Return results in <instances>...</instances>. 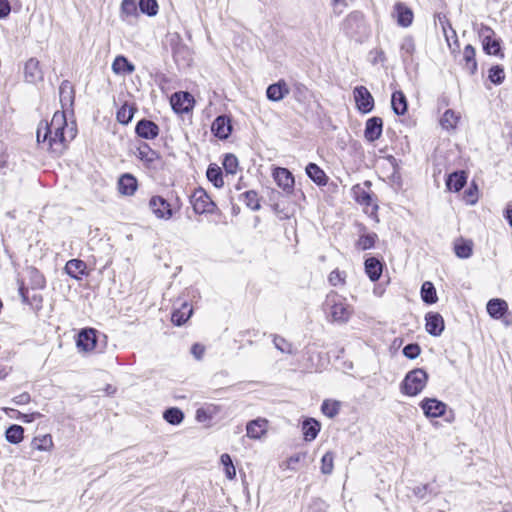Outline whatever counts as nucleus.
Returning a JSON list of instances; mask_svg holds the SVG:
<instances>
[{
	"label": "nucleus",
	"mask_w": 512,
	"mask_h": 512,
	"mask_svg": "<svg viewBox=\"0 0 512 512\" xmlns=\"http://www.w3.org/2000/svg\"><path fill=\"white\" fill-rule=\"evenodd\" d=\"M67 126L65 112H55L50 123L46 120L40 121L36 132L37 142L46 145V149L53 156L59 157L67 149L65 137Z\"/></svg>",
	"instance_id": "obj_1"
},
{
	"label": "nucleus",
	"mask_w": 512,
	"mask_h": 512,
	"mask_svg": "<svg viewBox=\"0 0 512 512\" xmlns=\"http://www.w3.org/2000/svg\"><path fill=\"white\" fill-rule=\"evenodd\" d=\"M429 374L423 368H414L406 373L400 383V392L403 395L414 397L420 394L426 387Z\"/></svg>",
	"instance_id": "obj_2"
},
{
	"label": "nucleus",
	"mask_w": 512,
	"mask_h": 512,
	"mask_svg": "<svg viewBox=\"0 0 512 512\" xmlns=\"http://www.w3.org/2000/svg\"><path fill=\"white\" fill-rule=\"evenodd\" d=\"M325 305L329 307V316L332 322L339 324L347 323L353 313L350 305L344 302L337 293L327 295Z\"/></svg>",
	"instance_id": "obj_3"
},
{
	"label": "nucleus",
	"mask_w": 512,
	"mask_h": 512,
	"mask_svg": "<svg viewBox=\"0 0 512 512\" xmlns=\"http://www.w3.org/2000/svg\"><path fill=\"white\" fill-rule=\"evenodd\" d=\"M190 204L195 214H215L218 211L216 203L202 187H198L189 196Z\"/></svg>",
	"instance_id": "obj_4"
},
{
	"label": "nucleus",
	"mask_w": 512,
	"mask_h": 512,
	"mask_svg": "<svg viewBox=\"0 0 512 512\" xmlns=\"http://www.w3.org/2000/svg\"><path fill=\"white\" fill-rule=\"evenodd\" d=\"M170 104L176 114H188L195 106V99L188 91H177L171 95Z\"/></svg>",
	"instance_id": "obj_5"
},
{
	"label": "nucleus",
	"mask_w": 512,
	"mask_h": 512,
	"mask_svg": "<svg viewBox=\"0 0 512 512\" xmlns=\"http://www.w3.org/2000/svg\"><path fill=\"white\" fill-rule=\"evenodd\" d=\"M353 97L357 110L362 114L373 111L375 102L372 94L365 86H356L353 90Z\"/></svg>",
	"instance_id": "obj_6"
},
{
	"label": "nucleus",
	"mask_w": 512,
	"mask_h": 512,
	"mask_svg": "<svg viewBox=\"0 0 512 512\" xmlns=\"http://www.w3.org/2000/svg\"><path fill=\"white\" fill-rule=\"evenodd\" d=\"M97 333L95 328H82L76 335V346L81 352H91L97 344Z\"/></svg>",
	"instance_id": "obj_7"
},
{
	"label": "nucleus",
	"mask_w": 512,
	"mask_h": 512,
	"mask_svg": "<svg viewBox=\"0 0 512 512\" xmlns=\"http://www.w3.org/2000/svg\"><path fill=\"white\" fill-rule=\"evenodd\" d=\"M419 406L427 418H438L444 416L448 407L443 401L429 397L422 399Z\"/></svg>",
	"instance_id": "obj_8"
},
{
	"label": "nucleus",
	"mask_w": 512,
	"mask_h": 512,
	"mask_svg": "<svg viewBox=\"0 0 512 512\" xmlns=\"http://www.w3.org/2000/svg\"><path fill=\"white\" fill-rule=\"evenodd\" d=\"M233 131V125L231 117L222 114L217 116L211 125V132L219 140H226L230 137Z\"/></svg>",
	"instance_id": "obj_9"
},
{
	"label": "nucleus",
	"mask_w": 512,
	"mask_h": 512,
	"mask_svg": "<svg viewBox=\"0 0 512 512\" xmlns=\"http://www.w3.org/2000/svg\"><path fill=\"white\" fill-rule=\"evenodd\" d=\"M272 176L276 184L286 193L292 194L294 191L295 178L288 168L276 167L273 169Z\"/></svg>",
	"instance_id": "obj_10"
},
{
	"label": "nucleus",
	"mask_w": 512,
	"mask_h": 512,
	"mask_svg": "<svg viewBox=\"0 0 512 512\" xmlns=\"http://www.w3.org/2000/svg\"><path fill=\"white\" fill-rule=\"evenodd\" d=\"M149 208L158 219L169 220L172 218L171 207L168 198L154 195L149 200Z\"/></svg>",
	"instance_id": "obj_11"
},
{
	"label": "nucleus",
	"mask_w": 512,
	"mask_h": 512,
	"mask_svg": "<svg viewBox=\"0 0 512 512\" xmlns=\"http://www.w3.org/2000/svg\"><path fill=\"white\" fill-rule=\"evenodd\" d=\"M159 132V126L147 118L140 119L135 125V134L142 139L153 140L158 137Z\"/></svg>",
	"instance_id": "obj_12"
},
{
	"label": "nucleus",
	"mask_w": 512,
	"mask_h": 512,
	"mask_svg": "<svg viewBox=\"0 0 512 512\" xmlns=\"http://www.w3.org/2000/svg\"><path fill=\"white\" fill-rule=\"evenodd\" d=\"M392 16L399 26L407 28L412 25L414 13L410 7L403 2H396L393 7Z\"/></svg>",
	"instance_id": "obj_13"
},
{
	"label": "nucleus",
	"mask_w": 512,
	"mask_h": 512,
	"mask_svg": "<svg viewBox=\"0 0 512 512\" xmlns=\"http://www.w3.org/2000/svg\"><path fill=\"white\" fill-rule=\"evenodd\" d=\"M445 328V322L442 315L438 312H428L425 315L426 332L433 336L439 337Z\"/></svg>",
	"instance_id": "obj_14"
},
{
	"label": "nucleus",
	"mask_w": 512,
	"mask_h": 512,
	"mask_svg": "<svg viewBox=\"0 0 512 512\" xmlns=\"http://www.w3.org/2000/svg\"><path fill=\"white\" fill-rule=\"evenodd\" d=\"M372 183L369 180L364 181L362 184H356L352 187V194L354 200L364 206H371L373 202V194L368 190L371 188Z\"/></svg>",
	"instance_id": "obj_15"
},
{
	"label": "nucleus",
	"mask_w": 512,
	"mask_h": 512,
	"mask_svg": "<svg viewBox=\"0 0 512 512\" xmlns=\"http://www.w3.org/2000/svg\"><path fill=\"white\" fill-rule=\"evenodd\" d=\"M383 132V120L381 117L373 116L367 119L364 129V137L368 142L378 140Z\"/></svg>",
	"instance_id": "obj_16"
},
{
	"label": "nucleus",
	"mask_w": 512,
	"mask_h": 512,
	"mask_svg": "<svg viewBox=\"0 0 512 512\" xmlns=\"http://www.w3.org/2000/svg\"><path fill=\"white\" fill-rule=\"evenodd\" d=\"M43 72L40 68V62L36 58H30L24 66L25 81L36 84L43 80Z\"/></svg>",
	"instance_id": "obj_17"
},
{
	"label": "nucleus",
	"mask_w": 512,
	"mask_h": 512,
	"mask_svg": "<svg viewBox=\"0 0 512 512\" xmlns=\"http://www.w3.org/2000/svg\"><path fill=\"white\" fill-rule=\"evenodd\" d=\"M467 173L464 170H456L450 173L446 180V188L450 192H460L467 184Z\"/></svg>",
	"instance_id": "obj_18"
},
{
	"label": "nucleus",
	"mask_w": 512,
	"mask_h": 512,
	"mask_svg": "<svg viewBox=\"0 0 512 512\" xmlns=\"http://www.w3.org/2000/svg\"><path fill=\"white\" fill-rule=\"evenodd\" d=\"M192 314V306L186 300H183L181 303H179V307L174 308L171 314V321L175 326L179 327L184 325L192 316Z\"/></svg>",
	"instance_id": "obj_19"
},
{
	"label": "nucleus",
	"mask_w": 512,
	"mask_h": 512,
	"mask_svg": "<svg viewBox=\"0 0 512 512\" xmlns=\"http://www.w3.org/2000/svg\"><path fill=\"white\" fill-rule=\"evenodd\" d=\"M117 186L120 194L132 196L137 191L138 180L133 174L124 173L119 177Z\"/></svg>",
	"instance_id": "obj_20"
},
{
	"label": "nucleus",
	"mask_w": 512,
	"mask_h": 512,
	"mask_svg": "<svg viewBox=\"0 0 512 512\" xmlns=\"http://www.w3.org/2000/svg\"><path fill=\"white\" fill-rule=\"evenodd\" d=\"M289 92L290 90L287 83L285 80L281 79L267 87L266 97L272 102H278L283 100L289 94Z\"/></svg>",
	"instance_id": "obj_21"
},
{
	"label": "nucleus",
	"mask_w": 512,
	"mask_h": 512,
	"mask_svg": "<svg viewBox=\"0 0 512 512\" xmlns=\"http://www.w3.org/2000/svg\"><path fill=\"white\" fill-rule=\"evenodd\" d=\"M384 263L376 257H368L364 261V270L370 281L376 282L380 279Z\"/></svg>",
	"instance_id": "obj_22"
},
{
	"label": "nucleus",
	"mask_w": 512,
	"mask_h": 512,
	"mask_svg": "<svg viewBox=\"0 0 512 512\" xmlns=\"http://www.w3.org/2000/svg\"><path fill=\"white\" fill-rule=\"evenodd\" d=\"M463 69L473 76L477 73L478 63L476 60V49L473 45L467 44L463 49Z\"/></svg>",
	"instance_id": "obj_23"
},
{
	"label": "nucleus",
	"mask_w": 512,
	"mask_h": 512,
	"mask_svg": "<svg viewBox=\"0 0 512 512\" xmlns=\"http://www.w3.org/2000/svg\"><path fill=\"white\" fill-rule=\"evenodd\" d=\"M172 55L177 65L188 66L191 61L190 49L180 40L172 42Z\"/></svg>",
	"instance_id": "obj_24"
},
{
	"label": "nucleus",
	"mask_w": 512,
	"mask_h": 512,
	"mask_svg": "<svg viewBox=\"0 0 512 512\" xmlns=\"http://www.w3.org/2000/svg\"><path fill=\"white\" fill-rule=\"evenodd\" d=\"M64 271L75 280H81L82 276L88 275L87 265L81 259H71L67 261Z\"/></svg>",
	"instance_id": "obj_25"
},
{
	"label": "nucleus",
	"mask_w": 512,
	"mask_h": 512,
	"mask_svg": "<svg viewBox=\"0 0 512 512\" xmlns=\"http://www.w3.org/2000/svg\"><path fill=\"white\" fill-rule=\"evenodd\" d=\"M307 177L313 181L317 186H325L328 183L329 177L324 170L316 163L310 162L305 168Z\"/></svg>",
	"instance_id": "obj_26"
},
{
	"label": "nucleus",
	"mask_w": 512,
	"mask_h": 512,
	"mask_svg": "<svg viewBox=\"0 0 512 512\" xmlns=\"http://www.w3.org/2000/svg\"><path fill=\"white\" fill-rule=\"evenodd\" d=\"M268 421L264 418H257L249 421L246 425V435L251 439H260L267 431Z\"/></svg>",
	"instance_id": "obj_27"
},
{
	"label": "nucleus",
	"mask_w": 512,
	"mask_h": 512,
	"mask_svg": "<svg viewBox=\"0 0 512 512\" xmlns=\"http://www.w3.org/2000/svg\"><path fill=\"white\" fill-rule=\"evenodd\" d=\"M487 313L493 319H501L508 312V304L501 298H492L486 305Z\"/></svg>",
	"instance_id": "obj_28"
},
{
	"label": "nucleus",
	"mask_w": 512,
	"mask_h": 512,
	"mask_svg": "<svg viewBox=\"0 0 512 512\" xmlns=\"http://www.w3.org/2000/svg\"><path fill=\"white\" fill-rule=\"evenodd\" d=\"M301 429L304 440L306 442H311L318 436L321 429V423L315 418L308 417L303 420Z\"/></svg>",
	"instance_id": "obj_29"
},
{
	"label": "nucleus",
	"mask_w": 512,
	"mask_h": 512,
	"mask_svg": "<svg viewBox=\"0 0 512 512\" xmlns=\"http://www.w3.org/2000/svg\"><path fill=\"white\" fill-rule=\"evenodd\" d=\"M60 103L62 108L72 107L75 100V89L68 80H63L59 87Z\"/></svg>",
	"instance_id": "obj_30"
},
{
	"label": "nucleus",
	"mask_w": 512,
	"mask_h": 512,
	"mask_svg": "<svg viewBox=\"0 0 512 512\" xmlns=\"http://www.w3.org/2000/svg\"><path fill=\"white\" fill-rule=\"evenodd\" d=\"M136 156L148 167H150L154 161L160 159V154L153 150L150 145L145 142H141L137 147Z\"/></svg>",
	"instance_id": "obj_31"
},
{
	"label": "nucleus",
	"mask_w": 512,
	"mask_h": 512,
	"mask_svg": "<svg viewBox=\"0 0 512 512\" xmlns=\"http://www.w3.org/2000/svg\"><path fill=\"white\" fill-rule=\"evenodd\" d=\"M483 52L487 55L504 58V52L502 49V40L496 35L491 37V39H486L481 41Z\"/></svg>",
	"instance_id": "obj_32"
},
{
	"label": "nucleus",
	"mask_w": 512,
	"mask_h": 512,
	"mask_svg": "<svg viewBox=\"0 0 512 512\" xmlns=\"http://www.w3.org/2000/svg\"><path fill=\"white\" fill-rule=\"evenodd\" d=\"M391 108L393 112L402 116L408 111V101L405 94L401 90L394 91L391 95Z\"/></svg>",
	"instance_id": "obj_33"
},
{
	"label": "nucleus",
	"mask_w": 512,
	"mask_h": 512,
	"mask_svg": "<svg viewBox=\"0 0 512 512\" xmlns=\"http://www.w3.org/2000/svg\"><path fill=\"white\" fill-rule=\"evenodd\" d=\"M453 249L458 258L468 259L473 254V242L460 237L455 240Z\"/></svg>",
	"instance_id": "obj_34"
},
{
	"label": "nucleus",
	"mask_w": 512,
	"mask_h": 512,
	"mask_svg": "<svg viewBox=\"0 0 512 512\" xmlns=\"http://www.w3.org/2000/svg\"><path fill=\"white\" fill-rule=\"evenodd\" d=\"M139 8L135 0H122L121 3V18L127 22L136 20L139 16Z\"/></svg>",
	"instance_id": "obj_35"
},
{
	"label": "nucleus",
	"mask_w": 512,
	"mask_h": 512,
	"mask_svg": "<svg viewBox=\"0 0 512 512\" xmlns=\"http://www.w3.org/2000/svg\"><path fill=\"white\" fill-rule=\"evenodd\" d=\"M112 70L115 74H131L135 71V65L125 56L118 55L112 63Z\"/></svg>",
	"instance_id": "obj_36"
},
{
	"label": "nucleus",
	"mask_w": 512,
	"mask_h": 512,
	"mask_svg": "<svg viewBox=\"0 0 512 512\" xmlns=\"http://www.w3.org/2000/svg\"><path fill=\"white\" fill-rule=\"evenodd\" d=\"M26 272L32 289L42 290L46 287V279L36 267L29 266L26 268Z\"/></svg>",
	"instance_id": "obj_37"
},
{
	"label": "nucleus",
	"mask_w": 512,
	"mask_h": 512,
	"mask_svg": "<svg viewBox=\"0 0 512 512\" xmlns=\"http://www.w3.org/2000/svg\"><path fill=\"white\" fill-rule=\"evenodd\" d=\"M206 177L216 188L224 186L222 169L215 163H210L206 170Z\"/></svg>",
	"instance_id": "obj_38"
},
{
	"label": "nucleus",
	"mask_w": 512,
	"mask_h": 512,
	"mask_svg": "<svg viewBox=\"0 0 512 512\" xmlns=\"http://www.w3.org/2000/svg\"><path fill=\"white\" fill-rule=\"evenodd\" d=\"M221 408L215 404H209L205 407H200L196 410L195 418L198 422L204 423L212 420L219 412Z\"/></svg>",
	"instance_id": "obj_39"
},
{
	"label": "nucleus",
	"mask_w": 512,
	"mask_h": 512,
	"mask_svg": "<svg viewBox=\"0 0 512 512\" xmlns=\"http://www.w3.org/2000/svg\"><path fill=\"white\" fill-rule=\"evenodd\" d=\"M421 299L427 305L435 304L438 301V296L434 284L430 281H425L420 290Z\"/></svg>",
	"instance_id": "obj_40"
},
{
	"label": "nucleus",
	"mask_w": 512,
	"mask_h": 512,
	"mask_svg": "<svg viewBox=\"0 0 512 512\" xmlns=\"http://www.w3.org/2000/svg\"><path fill=\"white\" fill-rule=\"evenodd\" d=\"M24 428L18 424H11L5 431V439L10 444L17 445L24 439Z\"/></svg>",
	"instance_id": "obj_41"
},
{
	"label": "nucleus",
	"mask_w": 512,
	"mask_h": 512,
	"mask_svg": "<svg viewBox=\"0 0 512 512\" xmlns=\"http://www.w3.org/2000/svg\"><path fill=\"white\" fill-rule=\"evenodd\" d=\"M135 112H137V107L135 105L129 106L127 102H125L116 113L117 121L122 125H128L133 117Z\"/></svg>",
	"instance_id": "obj_42"
},
{
	"label": "nucleus",
	"mask_w": 512,
	"mask_h": 512,
	"mask_svg": "<svg viewBox=\"0 0 512 512\" xmlns=\"http://www.w3.org/2000/svg\"><path fill=\"white\" fill-rule=\"evenodd\" d=\"M163 419L171 425H179L184 420V413L178 407H169L163 412Z\"/></svg>",
	"instance_id": "obj_43"
},
{
	"label": "nucleus",
	"mask_w": 512,
	"mask_h": 512,
	"mask_svg": "<svg viewBox=\"0 0 512 512\" xmlns=\"http://www.w3.org/2000/svg\"><path fill=\"white\" fill-rule=\"evenodd\" d=\"M378 235L375 232L360 235L355 246L357 249L365 251L374 248Z\"/></svg>",
	"instance_id": "obj_44"
},
{
	"label": "nucleus",
	"mask_w": 512,
	"mask_h": 512,
	"mask_svg": "<svg viewBox=\"0 0 512 512\" xmlns=\"http://www.w3.org/2000/svg\"><path fill=\"white\" fill-rule=\"evenodd\" d=\"M460 116L452 109H447L440 119V125L443 129L450 130L457 126Z\"/></svg>",
	"instance_id": "obj_45"
},
{
	"label": "nucleus",
	"mask_w": 512,
	"mask_h": 512,
	"mask_svg": "<svg viewBox=\"0 0 512 512\" xmlns=\"http://www.w3.org/2000/svg\"><path fill=\"white\" fill-rule=\"evenodd\" d=\"M505 77L504 67L500 64L492 65L488 70V79L496 86L501 85L505 81Z\"/></svg>",
	"instance_id": "obj_46"
},
{
	"label": "nucleus",
	"mask_w": 512,
	"mask_h": 512,
	"mask_svg": "<svg viewBox=\"0 0 512 512\" xmlns=\"http://www.w3.org/2000/svg\"><path fill=\"white\" fill-rule=\"evenodd\" d=\"M52 446L53 441L50 434L36 436L31 441V447L39 451H48Z\"/></svg>",
	"instance_id": "obj_47"
},
{
	"label": "nucleus",
	"mask_w": 512,
	"mask_h": 512,
	"mask_svg": "<svg viewBox=\"0 0 512 512\" xmlns=\"http://www.w3.org/2000/svg\"><path fill=\"white\" fill-rule=\"evenodd\" d=\"M138 8L141 13L149 17H154L158 13L159 5L157 0H139Z\"/></svg>",
	"instance_id": "obj_48"
},
{
	"label": "nucleus",
	"mask_w": 512,
	"mask_h": 512,
	"mask_svg": "<svg viewBox=\"0 0 512 512\" xmlns=\"http://www.w3.org/2000/svg\"><path fill=\"white\" fill-rule=\"evenodd\" d=\"M244 203L248 208L253 211H258L261 208L258 193L255 190H248L241 194Z\"/></svg>",
	"instance_id": "obj_49"
},
{
	"label": "nucleus",
	"mask_w": 512,
	"mask_h": 512,
	"mask_svg": "<svg viewBox=\"0 0 512 512\" xmlns=\"http://www.w3.org/2000/svg\"><path fill=\"white\" fill-rule=\"evenodd\" d=\"M340 410V402L339 401H331V400H324L321 404V411L322 413L327 416L328 418L332 419L334 418Z\"/></svg>",
	"instance_id": "obj_50"
},
{
	"label": "nucleus",
	"mask_w": 512,
	"mask_h": 512,
	"mask_svg": "<svg viewBox=\"0 0 512 512\" xmlns=\"http://www.w3.org/2000/svg\"><path fill=\"white\" fill-rule=\"evenodd\" d=\"M222 165L227 174H236L239 161L238 158L232 153H226L222 160Z\"/></svg>",
	"instance_id": "obj_51"
},
{
	"label": "nucleus",
	"mask_w": 512,
	"mask_h": 512,
	"mask_svg": "<svg viewBox=\"0 0 512 512\" xmlns=\"http://www.w3.org/2000/svg\"><path fill=\"white\" fill-rule=\"evenodd\" d=\"M220 462L224 467L225 476L229 480H233L236 477V469L233 464L232 457L228 453H223L220 457Z\"/></svg>",
	"instance_id": "obj_52"
},
{
	"label": "nucleus",
	"mask_w": 512,
	"mask_h": 512,
	"mask_svg": "<svg viewBox=\"0 0 512 512\" xmlns=\"http://www.w3.org/2000/svg\"><path fill=\"white\" fill-rule=\"evenodd\" d=\"M400 50L402 53L401 57H402L403 61L406 62L407 58L405 55L412 56L413 53L415 52L414 38L412 36L404 37V39L401 43V46H400Z\"/></svg>",
	"instance_id": "obj_53"
},
{
	"label": "nucleus",
	"mask_w": 512,
	"mask_h": 512,
	"mask_svg": "<svg viewBox=\"0 0 512 512\" xmlns=\"http://www.w3.org/2000/svg\"><path fill=\"white\" fill-rule=\"evenodd\" d=\"M472 26H473V30L475 32H477L481 41L486 40L488 38L491 39V37L496 35L495 31L490 26H488L484 23L478 24V23L474 22Z\"/></svg>",
	"instance_id": "obj_54"
},
{
	"label": "nucleus",
	"mask_w": 512,
	"mask_h": 512,
	"mask_svg": "<svg viewBox=\"0 0 512 512\" xmlns=\"http://www.w3.org/2000/svg\"><path fill=\"white\" fill-rule=\"evenodd\" d=\"M334 454L331 451L326 452L321 458V472L329 475L333 471Z\"/></svg>",
	"instance_id": "obj_55"
},
{
	"label": "nucleus",
	"mask_w": 512,
	"mask_h": 512,
	"mask_svg": "<svg viewBox=\"0 0 512 512\" xmlns=\"http://www.w3.org/2000/svg\"><path fill=\"white\" fill-rule=\"evenodd\" d=\"M273 344L276 349L281 351L282 353L292 354V344L288 342L285 338L279 335L273 336Z\"/></svg>",
	"instance_id": "obj_56"
},
{
	"label": "nucleus",
	"mask_w": 512,
	"mask_h": 512,
	"mask_svg": "<svg viewBox=\"0 0 512 512\" xmlns=\"http://www.w3.org/2000/svg\"><path fill=\"white\" fill-rule=\"evenodd\" d=\"M420 353H421V347L416 342L409 343V344L405 345L402 349V354L410 360L416 359L420 355Z\"/></svg>",
	"instance_id": "obj_57"
},
{
	"label": "nucleus",
	"mask_w": 512,
	"mask_h": 512,
	"mask_svg": "<svg viewBox=\"0 0 512 512\" xmlns=\"http://www.w3.org/2000/svg\"><path fill=\"white\" fill-rule=\"evenodd\" d=\"M464 200L466 201V203L468 204H475L478 200V187L477 185L473 182L471 184V186H469L465 191H464V196H463Z\"/></svg>",
	"instance_id": "obj_58"
},
{
	"label": "nucleus",
	"mask_w": 512,
	"mask_h": 512,
	"mask_svg": "<svg viewBox=\"0 0 512 512\" xmlns=\"http://www.w3.org/2000/svg\"><path fill=\"white\" fill-rule=\"evenodd\" d=\"M413 493L420 500H424L428 494H435L430 484H424L414 487Z\"/></svg>",
	"instance_id": "obj_59"
},
{
	"label": "nucleus",
	"mask_w": 512,
	"mask_h": 512,
	"mask_svg": "<svg viewBox=\"0 0 512 512\" xmlns=\"http://www.w3.org/2000/svg\"><path fill=\"white\" fill-rule=\"evenodd\" d=\"M345 277L346 273L344 271L335 269L329 274L328 281L332 286H337L339 283H345Z\"/></svg>",
	"instance_id": "obj_60"
},
{
	"label": "nucleus",
	"mask_w": 512,
	"mask_h": 512,
	"mask_svg": "<svg viewBox=\"0 0 512 512\" xmlns=\"http://www.w3.org/2000/svg\"><path fill=\"white\" fill-rule=\"evenodd\" d=\"M327 504L320 498L313 499L306 508V512H326Z\"/></svg>",
	"instance_id": "obj_61"
},
{
	"label": "nucleus",
	"mask_w": 512,
	"mask_h": 512,
	"mask_svg": "<svg viewBox=\"0 0 512 512\" xmlns=\"http://www.w3.org/2000/svg\"><path fill=\"white\" fill-rule=\"evenodd\" d=\"M168 200L170 203L171 212L173 216L176 212L180 211V209L183 206V202L181 198L174 192L170 193V197L168 198Z\"/></svg>",
	"instance_id": "obj_62"
},
{
	"label": "nucleus",
	"mask_w": 512,
	"mask_h": 512,
	"mask_svg": "<svg viewBox=\"0 0 512 512\" xmlns=\"http://www.w3.org/2000/svg\"><path fill=\"white\" fill-rule=\"evenodd\" d=\"M308 92V88L302 83L294 84V95L297 101H303L306 98V94Z\"/></svg>",
	"instance_id": "obj_63"
},
{
	"label": "nucleus",
	"mask_w": 512,
	"mask_h": 512,
	"mask_svg": "<svg viewBox=\"0 0 512 512\" xmlns=\"http://www.w3.org/2000/svg\"><path fill=\"white\" fill-rule=\"evenodd\" d=\"M17 284H18V293H19V296H20L22 302L24 304L28 303L30 296L28 293V288L26 287L24 281L21 279H17Z\"/></svg>",
	"instance_id": "obj_64"
}]
</instances>
